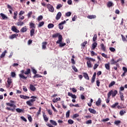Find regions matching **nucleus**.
<instances>
[{"label":"nucleus","instance_id":"f257e3e1","mask_svg":"<svg viewBox=\"0 0 127 127\" xmlns=\"http://www.w3.org/2000/svg\"><path fill=\"white\" fill-rule=\"evenodd\" d=\"M30 72H32V73L35 74V73H37V71H35V69L32 68V69H30V68H27L26 70H21L20 71V72L21 73L20 74H18V76L20 77V79L26 80V78H30Z\"/></svg>","mask_w":127,"mask_h":127},{"label":"nucleus","instance_id":"f03ea898","mask_svg":"<svg viewBox=\"0 0 127 127\" xmlns=\"http://www.w3.org/2000/svg\"><path fill=\"white\" fill-rule=\"evenodd\" d=\"M15 102L14 101L10 100V103H5V105H7V106H9L10 107H12V108H5V110H7V111H10V112H14V111H16V112L21 113L23 112V110H21L19 108H15V105H14Z\"/></svg>","mask_w":127,"mask_h":127},{"label":"nucleus","instance_id":"7ed1b4c3","mask_svg":"<svg viewBox=\"0 0 127 127\" xmlns=\"http://www.w3.org/2000/svg\"><path fill=\"white\" fill-rule=\"evenodd\" d=\"M20 98L23 99L24 100L31 99L29 100V101H27V102H26L25 103L27 104V106H29V107H32V106H34V102L35 101V99H37V97L32 96H30V97H29L28 96L21 95H20Z\"/></svg>","mask_w":127,"mask_h":127},{"label":"nucleus","instance_id":"20e7f679","mask_svg":"<svg viewBox=\"0 0 127 127\" xmlns=\"http://www.w3.org/2000/svg\"><path fill=\"white\" fill-rule=\"evenodd\" d=\"M118 93L117 90H110V92H108V99H109V97H115Z\"/></svg>","mask_w":127,"mask_h":127},{"label":"nucleus","instance_id":"39448f33","mask_svg":"<svg viewBox=\"0 0 127 127\" xmlns=\"http://www.w3.org/2000/svg\"><path fill=\"white\" fill-rule=\"evenodd\" d=\"M29 26L30 27V36H34V28H35V24L34 23H29Z\"/></svg>","mask_w":127,"mask_h":127},{"label":"nucleus","instance_id":"423d86ee","mask_svg":"<svg viewBox=\"0 0 127 127\" xmlns=\"http://www.w3.org/2000/svg\"><path fill=\"white\" fill-rule=\"evenodd\" d=\"M47 122H49L50 123H48L47 124V127H54V126H57V122H55V121H54V120H50L49 121H47Z\"/></svg>","mask_w":127,"mask_h":127},{"label":"nucleus","instance_id":"0eeeda50","mask_svg":"<svg viewBox=\"0 0 127 127\" xmlns=\"http://www.w3.org/2000/svg\"><path fill=\"white\" fill-rule=\"evenodd\" d=\"M124 88L125 87H121L120 89H119V95L121 96V101H124V93H122L123 91H124Z\"/></svg>","mask_w":127,"mask_h":127},{"label":"nucleus","instance_id":"6e6552de","mask_svg":"<svg viewBox=\"0 0 127 127\" xmlns=\"http://www.w3.org/2000/svg\"><path fill=\"white\" fill-rule=\"evenodd\" d=\"M58 38V41H63V36L59 35V33H56L52 35V38Z\"/></svg>","mask_w":127,"mask_h":127},{"label":"nucleus","instance_id":"1a4fd4ad","mask_svg":"<svg viewBox=\"0 0 127 127\" xmlns=\"http://www.w3.org/2000/svg\"><path fill=\"white\" fill-rule=\"evenodd\" d=\"M120 61H122V59H119V60H117V61H115V60L112 59V61H110V62H111V64H115V65L118 66V64H117V63H118Z\"/></svg>","mask_w":127,"mask_h":127},{"label":"nucleus","instance_id":"9d476101","mask_svg":"<svg viewBox=\"0 0 127 127\" xmlns=\"http://www.w3.org/2000/svg\"><path fill=\"white\" fill-rule=\"evenodd\" d=\"M47 7L51 12H54V7L50 4H47Z\"/></svg>","mask_w":127,"mask_h":127},{"label":"nucleus","instance_id":"9b49d317","mask_svg":"<svg viewBox=\"0 0 127 127\" xmlns=\"http://www.w3.org/2000/svg\"><path fill=\"white\" fill-rule=\"evenodd\" d=\"M63 40H58V41H56V44H59V48H63L64 46H66L65 43H62Z\"/></svg>","mask_w":127,"mask_h":127},{"label":"nucleus","instance_id":"f8f14e48","mask_svg":"<svg viewBox=\"0 0 127 127\" xmlns=\"http://www.w3.org/2000/svg\"><path fill=\"white\" fill-rule=\"evenodd\" d=\"M102 72H100V71H97V72H93V75L92 76V80L95 79V76H100Z\"/></svg>","mask_w":127,"mask_h":127},{"label":"nucleus","instance_id":"ddd939ff","mask_svg":"<svg viewBox=\"0 0 127 127\" xmlns=\"http://www.w3.org/2000/svg\"><path fill=\"white\" fill-rule=\"evenodd\" d=\"M10 30L12 31V32L16 33H19V31H18L17 29L15 28V26H14L12 27H10Z\"/></svg>","mask_w":127,"mask_h":127},{"label":"nucleus","instance_id":"4468645a","mask_svg":"<svg viewBox=\"0 0 127 127\" xmlns=\"http://www.w3.org/2000/svg\"><path fill=\"white\" fill-rule=\"evenodd\" d=\"M17 37V34H12V35H10L9 36V39L12 40L15 39Z\"/></svg>","mask_w":127,"mask_h":127},{"label":"nucleus","instance_id":"2eb2a0df","mask_svg":"<svg viewBox=\"0 0 127 127\" xmlns=\"http://www.w3.org/2000/svg\"><path fill=\"white\" fill-rule=\"evenodd\" d=\"M64 23H66L65 21H63L61 22V23H59V30H63V25H64Z\"/></svg>","mask_w":127,"mask_h":127},{"label":"nucleus","instance_id":"dca6fc26","mask_svg":"<svg viewBox=\"0 0 127 127\" xmlns=\"http://www.w3.org/2000/svg\"><path fill=\"white\" fill-rule=\"evenodd\" d=\"M26 30H27V28H26V26H24L23 28H21V29L19 30V31L21 33H25L26 32Z\"/></svg>","mask_w":127,"mask_h":127},{"label":"nucleus","instance_id":"f3484780","mask_svg":"<svg viewBox=\"0 0 127 127\" xmlns=\"http://www.w3.org/2000/svg\"><path fill=\"white\" fill-rule=\"evenodd\" d=\"M82 77H84V79L86 80H89V77L88 76V73H86V72L82 73V75H81Z\"/></svg>","mask_w":127,"mask_h":127},{"label":"nucleus","instance_id":"a211bd4d","mask_svg":"<svg viewBox=\"0 0 127 127\" xmlns=\"http://www.w3.org/2000/svg\"><path fill=\"white\" fill-rule=\"evenodd\" d=\"M67 94H68V97H72V99H75L77 98V96H75V95L73 94H71V93L68 92Z\"/></svg>","mask_w":127,"mask_h":127},{"label":"nucleus","instance_id":"6ab92c4d","mask_svg":"<svg viewBox=\"0 0 127 127\" xmlns=\"http://www.w3.org/2000/svg\"><path fill=\"white\" fill-rule=\"evenodd\" d=\"M7 7L9 9V11L10 14H12V7H11V6H10V5L7 4Z\"/></svg>","mask_w":127,"mask_h":127},{"label":"nucleus","instance_id":"aec40b11","mask_svg":"<svg viewBox=\"0 0 127 127\" xmlns=\"http://www.w3.org/2000/svg\"><path fill=\"white\" fill-rule=\"evenodd\" d=\"M41 48L43 49V50L46 49V42H43V43H41Z\"/></svg>","mask_w":127,"mask_h":127},{"label":"nucleus","instance_id":"412c9836","mask_svg":"<svg viewBox=\"0 0 127 127\" xmlns=\"http://www.w3.org/2000/svg\"><path fill=\"white\" fill-rule=\"evenodd\" d=\"M88 112H90V113L95 114L96 113V111L95 110L92 109L91 108H88Z\"/></svg>","mask_w":127,"mask_h":127},{"label":"nucleus","instance_id":"4be33fe9","mask_svg":"<svg viewBox=\"0 0 127 127\" xmlns=\"http://www.w3.org/2000/svg\"><path fill=\"white\" fill-rule=\"evenodd\" d=\"M101 50H102V52H106V47L104 46V44H101Z\"/></svg>","mask_w":127,"mask_h":127},{"label":"nucleus","instance_id":"5701e85b","mask_svg":"<svg viewBox=\"0 0 127 127\" xmlns=\"http://www.w3.org/2000/svg\"><path fill=\"white\" fill-rule=\"evenodd\" d=\"M96 47H97V42H93V44H92V50H95Z\"/></svg>","mask_w":127,"mask_h":127},{"label":"nucleus","instance_id":"b1692460","mask_svg":"<svg viewBox=\"0 0 127 127\" xmlns=\"http://www.w3.org/2000/svg\"><path fill=\"white\" fill-rule=\"evenodd\" d=\"M43 76H41L39 74H34V76H32V78L35 79V78H41Z\"/></svg>","mask_w":127,"mask_h":127},{"label":"nucleus","instance_id":"393cba45","mask_svg":"<svg viewBox=\"0 0 127 127\" xmlns=\"http://www.w3.org/2000/svg\"><path fill=\"white\" fill-rule=\"evenodd\" d=\"M108 7H111V6H114V3L112 1H109L107 3Z\"/></svg>","mask_w":127,"mask_h":127},{"label":"nucleus","instance_id":"a878e982","mask_svg":"<svg viewBox=\"0 0 127 127\" xmlns=\"http://www.w3.org/2000/svg\"><path fill=\"white\" fill-rule=\"evenodd\" d=\"M95 106H100V98L97 99V101L95 102Z\"/></svg>","mask_w":127,"mask_h":127},{"label":"nucleus","instance_id":"bb28decb","mask_svg":"<svg viewBox=\"0 0 127 127\" xmlns=\"http://www.w3.org/2000/svg\"><path fill=\"white\" fill-rule=\"evenodd\" d=\"M30 91L32 92L35 91V87H34V85H32V84H30Z\"/></svg>","mask_w":127,"mask_h":127},{"label":"nucleus","instance_id":"cd10ccee","mask_svg":"<svg viewBox=\"0 0 127 127\" xmlns=\"http://www.w3.org/2000/svg\"><path fill=\"white\" fill-rule=\"evenodd\" d=\"M12 83V79L10 78H7V84L10 85V83Z\"/></svg>","mask_w":127,"mask_h":127},{"label":"nucleus","instance_id":"c85d7f7f","mask_svg":"<svg viewBox=\"0 0 127 127\" xmlns=\"http://www.w3.org/2000/svg\"><path fill=\"white\" fill-rule=\"evenodd\" d=\"M93 82H95V83H96V85H97V87H98V86H99V85L100 84V82L98 81V80H95V79H93V81H92V83H93Z\"/></svg>","mask_w":127,"mask_h":127},{"label":"nucleus","instance_id":"c756f323","mask_svg":"<svg viewBox=\"0 0 127 127\" xmlns=\"http://www.w3.org/2000/svg\"><path fill=\"white\" fill-rule=\"evenodd\" d=\"M104 68H106V70L109 71V63L104 64Z\"/></svg>","mask_w":127,"mask_h":127},{"label":"nucleus","instance_id":"7c9ffc66","mask_svg":"<svg viewBox=\"0 0 127 127\" xmlns=\"http://www.w3.org/2000/svg\"><path fill=\"white\" fill-rule=\"evenodd\" d=\"M43 120L45 121V122H49L48 118L46 117V115H44V113H43Z\"/></svg>","mask_w":127,"mask_h":127},{"label":"nucleus","instance_id":"2f4dec72","mask_svg":"<svg viewBox=\"0 0 127 127\" xmlns=\"http://www.w3.org/2000/svg\"><path fill=\"white\" fill-rule=\"evenodd\" d=\"M124 114H126V111H124V110H121V111L119 112V115H121V116L124 115Z\"/></svg>","mask_w":127,"mask_h":127},{"label":"nucleus","instance_id":"473e14b6","mask_svg":"<svg viewBox=\"0 0 127 127\" xmlns=\"http://www.w3.org/2000/svg\"><path fill=\"white\" fill-rule=\"evenodd\" d=\"M5 54H6V51H3V53H1V55H0V58L5 57Z\"/></svg>","mask_w":127,"mask_h":127},{"label":"nucleus","instance_id":"72a5a7b5","mask_svg":"<svg viewBox=\"0 0 127 127\" xmlns=\"http://www.w3.org/2000/svg\"><path fill=\"white\" fill-rule=\"evenodd\" d=\"M119 106H118V103H115V104H113V105H112V107H111V108H112V109H115V107Z\"/></svg>","mask_w":127,"mask_h":127},{"label":"nucleus","instance_id":"f704fd0d","mask_svg":"<svg viewBox=\"0 0 127 127\" xmlns=\"http://www.w3.org/2000/svg\"><path fill=\"white\" fill-rule=\"evenodd\" d=\"M47 27L49 28V29H52L54 28V24L49 23L48 26H47Z\"/></svg>","mask_w":127,"mask_h":127},{"label":"nucleus","instance_id":"c9c22d12","mask_svg":"<svg viewBox=\"0 0 127 127\" xmlns=\"http://www.w3.org/2000/svg\"><path fill=\"white\" fill-rule=\"evenodd\" d=\"M86 66H88V68H91V63L89 61L86 62Z\"/></svg>","mask_w":127,"mask_h":127},{"label":"nucleus","instance_id":"e433bc0d","mask_svg":"<svg viewBox=\"0 0 127 127\" xmlns=\"http://www.w3.org/2000/svg\"><path fill=\"white\" fill-rule=\"evenodd\" d=\"M114 85H115V81H112V82H110V84L108 85V87L111 88Z\"/></svg>","mask_w":127,"mask_h":127},{"label":"nucleus","instance_id":"4c0bfd02","mask_svg":"<svg viewBox=\"0 0 127 127\" xmlns=\"http://www.w3.org/2000/svg\"><path fill=\"white\" fill-rule=\"evenodd\" d=\"M88 44V42L84 41V42H82V44H81V47L82 48H84V47L86 46V44Z\"/></svg>","mask_w":127,"mask_h":127},{"label":"nucleus","instance_id":"58836bf2","mask_svg":"<svg viewBox=\"0 0 127 127\" xmlns=\"http://www.w3.org/2000/svg\"><path fill=\"white\" fill-rule=\"evenodd\" d=\"M43 25H44V22H43V21L39 22V24H38V27H41L43 26Z\"/></svg>","mask_w":127,"mask_h":127},{"label":"nucleus","instance_id":"ea45409f","mask_svg":"<svg viewBox=\"0 0 127 127\" xmlns=\"http://www.w3.org/2000/svg\"><path fill=\"white\" fill-rule=\"evenodd\" d=\"M16 25H18V26H23V22L18 21V22L16 23Z\"/></svg>","mask_w":127,"mask_h":127},{"label":"nucleus","instance_id":"a19ab883","mask_svg":"<svg viewBox=\"0 0 127 127\" xmlns=\"http://www.w3.org/2000/svg\"><path fill=\"white\" fill-rule=\"evenodd\" d=\"M75 107V108H79V104L73 105V104H70V107Z\"/></svg>","mask_w":127,"mask_h":127},{"label":"nucleus","instance_id":"79ce46f5","mask_svg":"<svg viewBox=\"0 0 127 127\" xmlns=\"http://www.w3.org/2000/svg\"><path fill=\"white\" fill-rule=\"evenodd\" d=\"M86 60H87L88 62H89V61L95 62L94 59H91L90 58H88V57H86Z\"/></svg>","mask_w":127,"mask_h":127},{"label":"nucleus","instance_id":"37998d69","mask_svg":"<svg viewBox=\"0 0 127 127\" xmlns=\"http://www.w3.org/2000/svg\"><path fill=\"white\" fill-rule=\"evenodd\" d=\"M10 77H15V73L14 72H10Z\"/></svg>","mask_w":127,"mask_h":127},{"label":"nucleus","instance_id":"c03bdc74","mask_svg":"<svg viewBox=\"0 0 127 127\" xmlns=\"http://www.w3.org/2000/svg\"><path fill=\"white\" fill-rule=\"evenodd\" d=\"M67 123H68L69 125L73 124V120H71V119L68 120V121H67Z\"/></svg>","mask_w":127,"mask_h":127},{"label":"nucleus","instance_id":"a18cd8bd","mask_svg":"<svg viewBox=\"0 0 127 127\" xmlns=\"http://www.w3.org/2000/svg\"><path fill=\"white\" fill-rule=\"evenodd\" d=\"M72 70H73V72H77V68L75 67L74 65H72Z\"/></svg>","mask_w":127,"mask_h":127},{"label":"nucleus","instance_id":"49530a36","mask_svg":"<svg viewBox=\"0 0 127 127\" xmlns=\"http://www.w3.org/2000/svg\"><path fill=\"white\" fill-rule=\"evenodd\" d=\"M101 56L104 58H108V55H106L104 53L101 54Z\"/></svg>","mask_w":127,"mask_h":127},{"label":"nucleus","instance_id":"de8ad7c7","mask_svg":"<svg viewBox=\"0 0 127 127\" xmlns=\"http://www.w3.org/2000/svg\"><path fill=\"white\" fill-rule=\"evenodd\" d=\"M92 40L93 42H95V41L97 40V35L93 36V38H92Z\"/></svg>","mask_w":127,"mask_h":127},{"label":"nucleus","instance_id":"09e8293b","mask_svg":"<svg viewBox=\"0 0 127 127\" xmlns=\"http://www.w3.org/2000/svg\"><path fill=\"white\" fill-rule=\"evenodd\" d=\"M92 67H93V70H95V69H97V67H98V64H93V66H92Z\"/></svg>","mask_w":127,"mask_h":127},{"label":"nucleus","instance_id":"8fccbe9b","mask_svg":"<svg viewBox=\"0 0 127 127\" xmlns=\"http://www.w3.org/2000/svg\"><path fill=\"white\" fill-rule=\"evenodd\" d=\"M90 54H91V56H92V57L97 56V54H95V53H94L93 51H92V52H90Z\"/></svg>","mask_w":127,"mask_h":127},{"label":"nucleus","instance_id":"3c124183","mask_svg":"<svg viewBox=\"0 0 127 127\" xmlns=\"http://www.w3.org/2000/svg\"><path fill=\"white\" fill-rule=\"evenodd\" d=\"M71 14H72V13H71V12H67L65 13V15L66 16H71Z\"/></svg>","mask_w":127,"mask_h":127},{"label":"nucleus","instance_id":"603ef678","mask_svg":"<svg viewBox=\"0 0 127 127\" xmlns=\"http://www.w3.org/2000/svg\"><path fill=\"white\" fill-rule=\"evenodd\" d=\"M20 119H21V120L23 121V122H26V119H25V117H23V116H21L20 117Z\"/></svg>","mask_w":127,"mask_h":127},{"label":"nucleus","instance_id":"864d4df0","mask_svg":"<svg viewBox=\"0 0 127 127\" xmlns=\"http://www.w3.org/2000/svg\"><path fill=\"white\" fill-rule=\"evenodd\" d=\"M65 116H66V118L69 117V110H68V111H66V114H65Z\"/></svg>","mask_w":127,"mask_h":127},{"label":"nucleus","instance_id":"5fc2aeb1","mask_svg":"<svg viewBox=\"0 0 127 127\" xmlns=\"http://www.w3.org/2000/svg\"><path fill=\"white\" fill-rule=\"evenodd\" d=\"M60 7H62V4H58L56 8H57V9H59V8H60Z\"/></svg>","mask_w":127,"mask_h":127},{"label":"nucleus","instance_id":"6e6d98bb","mask_svg":"<svg viewBox=\"0 0 127 127\" xmlns=\"http://www.w3.org/2000/svg\"><path fill=\"white\" fill-rule=\"evenodd\" d=\"M29 120V122L32 123V117H30V116H29V117L27 118V119Z\"/></svg>","mask_w":127,"mask_h":127},{"label":"nucleus","instance_id":"4d7b16f0","mask_svg":"<svg viewBox=\"0 0 127 127\" xmlns=\"http://www.w3.org/2000/svg\"><path fill=\"white\" fill-rule=\"evenodd\" d=\"M114 124H115V125L118 126V124H120V121H115Z\"/></svg>","mask_w":127,"mask_h":127},{"label":"nucleus","instance_id":"13d9d810","mask_svg":"<svg viewBox=\"0 0 127 127\" xmlns=\"http://www.w3.org/2000/svg\"><path fill=\"white\" fill-rule=\"evenodd\" d=\"M41 114V107H39V110H38V112H37V115L39 116Z\"/></svg>","mask_w":127,"mask_h":127},{"label":"nucleus","instance_id":"bf43d9fd","mask_svg":"<svg viewBox=\"0 0 127 127\" xmlns=\"http://www.w3.org/2000/svg\"><path fill=\"white\" fill-rule=\"evenodd\" d=\"M122 70L124 71V72H127V68L126 67H122Z\"/></svg>","mask_w":127,"mask_h":127},{"label":"nucleus","instance_id":"052dcab7","mask_svg":"<svg viewBox=\"0 0 127 127\" xmlns=\"http://www.w3.org/2000/svg\"><path fill=\"white\" fill-rule=\"evenodd\" d=\"M108 121H109V118L102 119V122H108Z\"/></svg>","mask_w":127,"mask_h":127},{"label":"nucleus","instance_id":"680f3d73","mask_svg":"<svg viewBox=\"0 0 127 127\" xmlns=\"http://www.w3.org/2000/svg\"><path fill=\"white\" fill-rule=\"evenodd\" d=\"M77 117H79V114H73V118H76Z\"/></svg>","mask_w":127,"mask_h":127},{"label":"nucleus","instance_id":"e2e57ef3","mask_svg":"<svg viewBox=\"0 0 127 127\" xmlns=\"http://www.w3.org/2000/svg\"><path fill=\"white\" fill-rule=\"evenodd\" d=\"M22 14H24V11H20L19 15L21 16Z\"/></svg>","mask_w":127,"mask_h":127},{"label":"nucleus","instance_id":"0e129e2a","mask_svg":"<svg viewBox=\"0 0 127 127\" xmlns=\"http://www.w3.org/2000/svg\"><path fill=\"white\" fill-rule=\"evenodd\" d=\"M110 51L112 52H115V48H110Z\"/></svg>","mask_w":127,"mask_h":127},{"label":"nucleus","instance_id":"69168bd1","mask_svg":"<svg viewBox=\"0 0 127 127\" xmlns=\"http://www.w3.org/2000/svg\"><path fill=\"white\" fill-rule=\"evenodd\" d=\"M41 20H43V17L42 16L38 17V21H41Z\"/></svg>","mask_w":127,"mask_h":127},{"label":"nucleus","instance_id":"338daca9","mask_svg":"<svg viewBox=\"0 0 127 127\" xmlns=\"http://www.w3.org/2000/svg\"><path fill=\"white\" fill-rule=\"evenodd\" d=\"M67 3H68V4H70V5L72 4V0H68L67 1Z\"/></svg>","mask_w":127,"mask_h":127},{"label":"nucleus","instance_id":"774afa93","mask_svg":"<svg viewBox=\"0 0 127 127\" xmlns=\"http://www.w3.org/2000/svg\"><path fill=\"white\" fill-rule=\"evenodd\" d=\"M27 44L29 45H30L31 44H32V40H29V41L27 42Z\"/></svg>","mask_w":127,"mask_h":127}]
</instances>
